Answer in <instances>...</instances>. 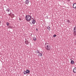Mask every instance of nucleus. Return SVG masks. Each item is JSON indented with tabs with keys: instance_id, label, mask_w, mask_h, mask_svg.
I'll use <instances>...</instances> for the list:
<instances>
[{
	"instance_id": "a211bd4d",
	"label": "nucleus",
	"mask_w": 76,
	"mask_h": 76,
	"mask_svg": "<svg viewBox=\"0 0 76 76\" xmlns=\"http://www.w3.org/2000/svg\"><path fill=\"white\" fill-rule=\"evenodd\" d=\"M23 73H24V75H26V74H25V73H26V71H24L23 72Z\"/></svg>"
},
{
	"instance_id": "423d86ee",
	"label": "nucleus",
	"mask_w": 76,
	"mask_h": 76,
	"mask_svg": "<svg viewBox=\"0 0 76 76\" xmlns=\"http://www.w3.org/2000/svg\"><path fill=\"white\" fill-rule=\"evenodd\" d=\"M73 7L74 9H76V3H75L74 4H73Z\"/></svg>"
},
{
	"instance_id": "2eb2a0df",
	"label": "nucleus",
	"mask_w": 76,
	"mask_h": 76,
	"mask_svg": "<svg viewBox=\"0 0 76 76\" xmlns=\"http://www.w3.org/2000/svg\"><path fill=\"white\" fill-rule=\"evenodd\" d=\"M26 71L27 72V74L29 73H30V71H29V70H26Z\"/></svg>"
},
{
	"instance_id": "4468645a",
	"label": "nucleus",
	"mask_w": 76,
	"mask_h": 76,
	"mask_svg": "<svg viewBox=\"0 0 76 76\" xmlns=\"http://www.w3.org/2000/svg\"><path fill=\"white\" fill-rule=\"evenodd\" d=\"M71 63L72 64H74V61L72 60L71 62Z\"/></svg>"
},
{
	"instance_id": "1a4fd4ad",
	"label": "nucleus",
	"mask_w": 76,
	"mask_h": 76,
	"mask_svg": "<svg viewBox=\"0 0 76 76\" xmlns=\"http://www.w3.org/2000/svg\"><path fill=\"white\" fill-rule=\"evenodd\" d=\"M39 52V50H38V49H37L36 51V53L37 54H39V53H40Z\"/></svg>"
},
{
	"instance_id": "6e6552de",
	"label": "nucleus",
	"mask_w": 76,
	"mask_h": 76,
	"mask_svg": "<svg viewBox=\"0 0 76 76\" xmlns=\"http://www.w3.org/2000/svg\"><path fill=\"white\" fill-rule=\"evenodd\" d=\"M73 72L74 73H76V67H75L73 70Z\"/></svg>"
},
{
	"instance_id": "7ed1b4c3",
	"label": "nucleus",
	"mask_w": 76,
	"mask_h": 76,
	"mask_svg": "<svg viewBox=\"0 0 76 76\" xmlns=\"http://www.w3.org/2000/svg\"><path fill=\"white\" fill-rule=\"evenodd\" d=\"M74 32L75 34H74V35H76V27H75L74 28Z\"/></svg>"
},
{
	"instance_id": "20e7f679",
	"label": "nucleus",
	"mask_w": 76,
	"mask_h": 76,
	"mask_svg": "<svg viewBox=\"0 0 76 76\" xmlns=\"http://www.w3.org/2000/svg\"><path fill=\"white\" fill-rule=\"evenodd\" d=\"M25 2L26 4H28L29 3V0H26Z\"/></svg>"
},
{
	"instance_id": "f3484780",
	"label": "nucleus",
	"mask_w": 76,
	"mask_h": 76,
	"mask_svg": "<svg viewBox=\"0 0 76 76\" xmlns=\"http://www.w3.org/2000/svg\"><path fill=\"white\" fill-rule=\"evenodd\" d=\"M33 39L34 41H36V40H37V38H36V37H34L33 38Z\"/></svg>"
},
{
	"instance_id": "b1692460",
	"label": "nucleus",
	"mask_w": 76,
	"mask_h": 76,
	"mask_svg": "<svg viewBox=\"0 0 76 76\" xmlns=\"http://www.w3.org/2000/svg\"><path fill=\"white\" fill-rule=\"evenodd\" d=\"M36 30H37V31H38V28H36Z\"/></svg>"
},
{
	"instance_id": "5701e85b",
	"label": "nucleus",
	"mask_w": 76,
	"mask_h": 76,
	"mask_svg": "<svg viewBox=\"0 0 76 76\" xmlns=\"http://www.w3.org/2000/svg\"><path fill=\"white\" fill-rule=\"evenodd\" d=\"M0 25H1V21H0Z\"/></svg>"
},
{
	"instance_id": "0eeeda50",
	"label": "nucleus",
	"mask_w": 76,
	"mask_h": 76,
	"mask_svg": "<svg viewBox=\"0 0 76 76\" xmlns=\"http://www.w3.org/2000/svg\"><path fill=\"white\" fill-rule=\"evenodd\" d=\"M35 20L33 19L32 20V23H33V24H35Z\"/></svg>"
},
{
	"instance_id": "9b49d317",
	"label": "nucleus",
	"mask_w": 76,
	"mask_h": 76,
	"mask_svg": "<svg viewBox=\"0 0 76 76\" xmlns=\"http://www.w3.org/2000/svg\"><path fill=\"white\" fill-rule=\"evenodd\" d=\"M47 29H48V31H50V26H48L47 27Z\"/></svg>"
},
{
	"instance_id": "393cba45",
	"label": "nucleus",
	"mask_w": 76,
	"mask_h": 76,
	"mask_svg": "<svg viewBox=\"0 0 76 76\" xmlns=\"http://www.w3.org/2000/svg\"><path fill=\"white\" fill-rule=\"evenodd\" d=\"M68 1H70V0H68Z\"/></svg>"
},
{
	"instance_id": "6ab92c4d",
	"label": "nucleus",
	"mask_w": 76,
	"mask_h": 76,
	"mask_svg": "<svg viewBox=\"0 0 76 76\" xmlns=\"http://www.w3.org/2000/svg\"><path fill=\"white\" fill-rule=\"evenodd\" d=\"M7 26H9V23H7Z\"/></svg>"
},
{
	"instance_id": "412c9836",
	"label": "nucleus",
	"mask_w": 76,
	"mask_h": 76,
	"mask_svg": "<svg viewBox=\"0 0 76 76\" xmlns=\"http://www.w3.org/2000/svg\"><path fill=\"white\" fill-rule=\"evenodd\" d=\"M28 74V72H27V71H26V73H25V74H26H26Z\"/></svg>"
},
{
	"instance_id": "aec40b11",
	"label": "nucleus",
	"mask_w": 76,
	"mask_h": 76,
	"mask_svg": "<svg viewBox=\"0 0 76 76\" xmlns=\"http://www.w3.org/2000/svg\"><path fill=\"white\" fill-rule=\"evenodd\" d=\"M56 37V35L54 34L53 35V37Z\"/></svg>"
},
{
	"instance_id": "bb28decb",
	"label": "nucleus",
	"mask_w": 76,
	"mask_h": 76,
	"mask_svg": "<svg viewBox=\"0 0 76 76\" xmlns=\"http://www.w3.org/2000/svg\"><path fill=\"white\" fill-rule=\"evenodd\" d=\"M31 24H32V23H31Z\"/></svg>"
},
{
	"instance_id": "ddd939ff",
	"label": "nucleus",
	"mask_w": 76,
	"mask_h": 76,
	"mask_svg": "<svg viewBox=\"0 0 76 76\" xmlns=\"http://www.w3.org/2000/svg\"><path fill=\"white\" fill-rule=\"evenodd\" d=\"M6 11L7 12H9L10 11V9H9V8H7Z\"/></svg>"
},
{
	"instance_id": "39448f33",
	"label": "nucleus",
	"mask_w": 76,
	"mask_h": 76,
	"mask_svg": "<svg viewBox=\"0 0 76 76\" xmlns=\"http://www.w3.org/2000/svg\"><path fill=\"white\" fill-rule=\"evenodd\" d=\"M38 57H39V56L40 57H42V54L40 52L38 53Z\"/></svg>"
},
{
	"instance_id": "dca6fc26",
	"label": "nucleus",
	"mask_w": 76,
	"mask_h": 76,
	"mask_svg": "<svg viewBox=\"0 0 76 76\" xmlns=\"http://www.w3.org/2000/svg\"><path fill=\"white\" fill-rule=\"evenodd\" d=\"M45 47H47V45H48V43H45Z\"/></svg>"
},
{
	"instance_id": "f8f14e48",
	"label": "nucleus",
	"mask_w": 76,
	"mask_h": 76,
	"mask_svg": "<svg viewBox=\"0 0 76 76\" xmlns=\"http://www.w3.org/2000/svg\"><path fill=\"white\" fill-rule=\"evenodd\" d=\"M25 43L27 45H28V44H29L28 43V41H26L25 42Z\"/></svg>"
},
{
	"instance_id": "f03ea898",
	"label": "nucleus",
	"mask_w": 76,
	"mask_h": 76,
	"mask_svg": "<svg viewBox=\"0 0 76 76\" xmlns=\"http://www.w3.org/2000/svg\"><path fill=\"white\" fill-rule=\"evenodd\" d=\"M45 48L47 50H50V46L47 45L46 46H45Z\"/></svg>"
},
{
	"instance_id": "9d476101",
	"label": "nucleus",
	"mask_w": 76,
	"mask_h": 76,
	"mask_svg": "<svg viewBox=\"0 0 76 76\" xmlns=\"http://www.w3.org/2000/svg\"><path fill=\"white\" fill-rule=\"evenodd\" d=\"M71 23V22H70V20H67L66 21V23L67 24H69V23Z\"/></svg>"
},
{
	"instance_id": "a878e982",
	"label": "nucleus",
	"mask_w": 76,
	"mask_h": 76,
	"mask_svg": "<svg viewBox=\"0 0 76 76\" xmlns=\"http://www.w3.org/2000/svg\"><path fill=\"white\" fill-rule=\"evenodd\" d=\"M10 28H11V26H10Z\"/></svg>"
},
{
	"instance_id": "4be33fe9",
	"label": "nucleus",
	"mask_w": 76,
	"mask_h": 76,
	"mask_svg": "<svg viewBox=\"0 0 76 76\" xmlns=\"http://www.w3.org/2000/svg\"><path fill=\"white\" fill-rule=\"evenodd\" d=\"M19 19L20 20H21V18H19Z\"/></svg>"
},
{
	"instance_id": "f257e3e1",
	"label": "nucleus",
	"mask_w": 76,
	"mask_h": 76,
	"mask_svg": "<svg viewBox=\"0 0 76 76\" xmlns=\"http://www.w3.org/2000/svg\"><path fill=\"white\" fill-rule=\"evenodd\" d=\"M31 17L29 15H26V21L27 22H29V21H30L31 20Z\"/></svg>"
}]
</instances>
